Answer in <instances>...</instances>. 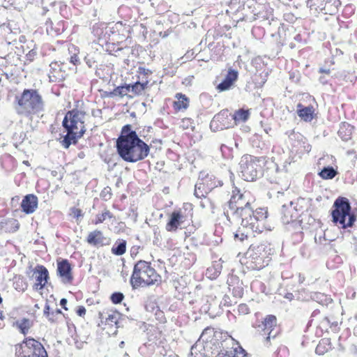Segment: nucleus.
<instances>
[{
	"label": "nucleus",
	"mask_w": 357,
	"mask_h": 357,
	"mask_svg": "<svg viewBox=\"0 0 357 357\" xmlns=\"http://www.w3.org/2000/svg\"><path fill=\"white\" fill-rule=\"evenodd\" d=\"M250 193H241L237 188L232 190L230 200L224 206V215L231 224L241 225L234 234V238L243 241L252 233H261L264 221L267 218V210L251 207Z\"/></svg>",
	"instance_id": "obj_1"
},
{
	"label": "nucleus",
	"mask_w": 357,
	"mask_h": 357,
	"mask_svg": "<svg viewBox=\"0 0 357 357\" xmlns=\"http://www.w3.org/2000/svg\"><path fill=\"white\" fill-rule=\"evenodd\" d=\"M116 148L121 158L128 162L142 160L150 152V146L139 137L129 124L122 128L116 142Z\"/></svg>",
	"instance_id": "obj_2"
},
{
	"label": "nucleus",
	"mask_w": 357,
	"mask_h": 357,
	"mask_svg": "<svg viewBox=\"0 0 357 357\" xmlns=\"http://www.w3.org/2000/svg\"><path fill=\"white\" fill-rule=\"evenodd\" d=\"M17 114L26 116L44 111V101L36 89H25L20 96H16Z\"/></svg>",
	"instance_id": "obj_3"
},
{
	"label": "nucleus",
	"mask_w": 357,
	"mask_h": 357,
	"mask_svg": "<svg viewBox=\"0 0 357 357\" xmlns=\"http://www.w3.org/2000/svg\"><path fill=\"white\" fill-rule=\"evenodd\" d=\"M331 211L332 221L339 228L351 227L356 220V216L351 213L349 199L340 197L335 199Z\"/></svg>",
	"instance_id": "obj_4"
},
{
	"label": "nucleus",
	"mask_w": 357,
	"mask_h": 357,
	"mask_svg": "<svg viewBox=\"0 0 357 357\" xmlns=\"http://www.w3.org/2000/svg\"><path fill=\"white\" fill-rule=\"evenodd\" d=\"M159 278L160 275L150 263L140 260L134 266L130 283L132 288L136 289L142 284L148 286L154 284Z\"/></svg>",
	"instance_id": "obj_5"
},
{
	"label": "nucleus",
	"mask_w": 357,
	"mask_h": 357,
	"mask_svg": "<svg viewBox=\"0 0 357 357\" xmlns=\"http://www.w3.org/2000/svg\"><path fill=\"white\" fill-rule=\"evenodd\" d=\"M271 250L266 243L252 245L246 252L250 268L259 270L268 264Z\"/></svg>",
	"instance_id": "obj_6"
},
{
	"label": "nucleus",
	"mask_w": 357,
	"mask_h": 357,
	"mask_svg": "<svg viewBox=\"0 0 357 357\" xmlns=\"http://www.w3.org/2000/svg\"><path fill=\"white\" fill-rule=\"evenodd\" d=\"M262 175L260 160L256 157L245 155L239 162V176L246 181H253Z\"/></svg>",
	"instance_id": "obj_7"
},
{
	"label": "nucleus",
	"mask_w": 357,
	"mask_h": 357,
	"mask_svg": "<svg viewBox=\"0 0 357 357\" xmlns=\"http://www.w3.org/2000/svg\"><path fill=\"white\" fill-rule=\"evenodd\" d=\"M16 357H47L43 344L33 338L27 337L15 346Z\"/></svg>",
	"instance_id": "obj_8"
},
{
	"label": "nucleus",
	"mask_w": 357,
	"mask_h": 357,
	"mask_svg": "<svg viewBox=\"0 0 357 357\" xmlns=\"http://www.w3.org/2000/svg\"><path fill=\"white\" fill-rule=\"evenodd\" d=\"M121 27V23H116L114 26L110 28H106V33L108 32H111L112 33V38L110 39L112 42L107 44V51L109 52L110 54H113L116 56H129V54L132 52V50L128 47H123L119 42V39H123L125 36L121 37L119 34L116 33V31H119V27Z\"/></svg>",
	"instance_id": "obj_9"
},
{
	"label": "nucleus",
	"mask_w": 357,
	"mask_h": 357,
	"mask_svg": "<svg viewBox=\"0 0 357 357\" xmlns=\"http://www.w3.org/2000/svg\"><path fill=\"white\" fill-rule=\"evenodd\" d=\"M85 115L84 112L78 109L69 111L63 120V126L65 128H68L75 130L85 129L84 125Z\"/></svg>",
	"instance_id": "obj_10"
},
{
	"label": "nucleus",
	"mask_w": 357,
	"mask_h": 357,
	"mask_svg": "<svg viewBox=\"0 0 357 357\" xmlns=\"http://www.w3.org/2000/svg\"><path fill=\"white\" fill-rule=\"evenodd\" d=\"M233 126L231 114L227 109L221 110L213 116L210 123V128L213 131L222 130Z\"/></svg>",
	"instance_id": "obj_11"
},
{
	"label": "nucleus",
	"mask_w": 357,
	"mask_h": 357,
	"mask_svg": "<svg viewBox=\"0 0 357 357\" xmlns=\"http://www.w3.org/2000/svg\"><path fill=\"white\" fill-rule=\"evenodd\" d=\"M300 202H303V199H298L296 202H290L289 204H284V211L289 212L291 214L284 218V224H289L298 219L303 211Z\"/></svg>",
	"instance_id": "obj_12"
},
{
	"label": "nucleus",
	"mask_w": 357,
	"mask_h": 357,
	"mask_svg": "<svg viewBox=\"0 0 357 357\" xmlns=\"http://www.w3.org/2000/svg\"><path fill=\"white\" fill-rule=\"evenodd\" d=\"M57 275L61 278L62 282L71 283L73 280L72 267L68 260L62 259L57 263Z\"/></svg>",
	"instance_id": "obj_13"
},
{
	"label": "nucleus",
	"mask_w": 357,
	"mask_h": 357,
	"mask_svg": "<svg viewBox=\"0 0 357 357\" xmlns=\"http://www.w3.org/2000/svg\"><path fill=\"white\" fill-rule=\"evenodd\" d=\"M277 326V319L274 315H268L262 321L261 327L264 332V335H267L266 340H270L271 338H275L278 334V331H275Z\"/></svg>",
	"instance_id": "obj_14"
},
{
	"label": "nucleus",
	"mask_w": 357,
	"mask_h": 357,
	"mask_svg": "<svg viewBox=\"0 0 357 357\" xmlns=\"http://www.w3.org/2000/svg\"><path fill=\"white\" fill-rule=\"evenodd\" d=\"M67 134L63 137V140L61 142L62 146L65 149L69 148L71 144H75L79 138L82 137L86 129H81L79 131L70 128H66Z\"/></svg>",
	"instance_id": "obj_15"
},
{
	"label": "nucleus",
	"mask_w": 357,
	"mask_h": 357,
	"mask_svg": "<svg viewBox=\"0 0 357 357\" xmlns=\"http://www.w3.org/2000/svg\"><path fill=\"white\" fill-rule=\"evenodd\" d=\"M36 274L37 283L35 284L36 289H43L49 279V272L43 265H38L33 271V275Z\"/></svg>",
	"instance_id": "obj_16"
},
{
	"label": "nucleus",
	"mask_w": 357,
	"mask_h": 357,
	"mask_svg": "<svg viewBox=\"0 0 357 357\" xmlns=\"http://www.w3.org/2000/svg\"><path fill=\"white\" fill-rule=\"evenodd\" d=\"M38 197L33 194H29L24 197L21 202V208L26 214L33 213L38 207Z\"/></svg>",
	"instance_id": "obj_17"
},
{
	"label": "nucleus",
	"mask_w": 357,
	"mask_h": 357,
	"mask_svg": "<svg viewBox=\"0 0 357 357\" xmlns=\"http://www.w3.org/2000/svg\"><path fill=\"white\" fill-rule=\"evenodd\" d=\"M45 26L47 33L52 37L61 34L65 30L64 22L62 20L53 22L49 20L46 22Z\"/></svg>",
	"instance_id": "obj_18"
},
{
	"label": "nucleus",
	"mask_w": 357,
	"mask_h": 357,
	"mask_svg": "<svg viewBox=\"0 0 357 357\" xmlns=\"http://www.w3.org/2000/svg\"><path fill=\"white\" fill-rule=\"evenodd\" d=\"M229 289L235 298H241L243 295V282L237 277H231L228 280Z\"/></svg>",
	"instance_id": "obj_19"
},
{
	"label": "nucleus",
	"mask_w": 357,
	"mask_h": 357,
	"mask_svg": "<svg viewBox=\"0 0 357 357\" xmlns=\"http://www.w3.org/2000/svg\"><path fill=\"white\" fill-rule=\"evenodd\" d=\"M183 216L180 211H174L170 219L166 225V229L168 231H174L183 222Z\"/></svg>",
	"instance_id": "obj_20"
},
{
	"label": "nucleus",
	"mask_w": 357,
	"mask_h": 357,
	"mask_svg": "<svg viewBox=\"0 0 357 357\" xmlns=\"http://www.w3.org/2000/svg\"><path fill=\"white\" fill-rule=\"evenodd\" d=\"M105 241L106 238L104 237L102 232L99 230L90 232L87 236L88 243L94 246H102L106 244Z\"/></svg>",
	"instance_id": "obj_21"
},
{
	"label": "nucleus",
	"mask_w": 357,
	"mask_h": 357,
	"mask_svg": "<svg viewBox=\"0 0 357 357\" xmlns=\"http://www.w3.org/2000/svg\"><path fill=\"white\" fill-rule=\"evenodd\" d=\"M297 114L298 116L306 122H310L314 117V108L312 106L302 107L301 104L298 105Z\"/></svg>",
	"instance_id": "obj_22"
},
{
	"label": "nucleus",
	"mask_w": 357,
	"mask_h": 357,
	"mask_svg": "<svg viewBox=\"0 0 357 357\" xmlns=\"http://www.w3.org/2000/svg\"><path fill=\"white\" fill-rule=\"evenodd\" d=\"M200 181L203 183L206 187V190L211 192L213 188L222 185V181L217 180L213 175H206L204 178H200Z\"/></svg>",
	"instance_id": "obj_23"
},
{
	"label": "nucleus",
	"mask_w": 357,
	"mask_h": 357,
	"mask_svg": "<svg viewBox=\"0 0 357 357\" xmlns=\"http://www.w3.org/2000/svg\"><path fill=\"white\" fill-rule=\"evenodd\" d=\"M353 130V126L344 122L341 123L337 133L342 141L347 142L351 137Z\"/></svg>",
	"instance_id": "obj_24"
},
{
	"label": "nucleus",
	"mask_w": 357,
	"mask_h": 357,
	"mask_svg": "<svg viewBox=\"0 0 357 357\" xmlns=\"http://www.w3.org/2000/svg\"><path fill=\"white\" fill-rule=\"evenodd\" d=\"M126 241L123 239H118L113 245L111 252L113 255L121 256L126 252Z\"/></svg>",
	"instance_id": "obj_25"
},
{
	"label": "nucleus",
	"mask_w": 357,
	"mask_h": 357,
	"mask_svg": "<svg viewBox=\"0 0 357 357\" xmlns=\"http://www.w3.org/2000/svg\"><path fill=\"white\" fill-rule=\"evenodd\" d=\"M249 116L250 112L248 110L240 109L236 111L234 114H231L234 126L236 125L240 122L246 121L248 119Z\"/></svg>",
	"instance_id": "obj_26"
},
{
	"label": "nucleus",
	"mask_w": 357,
	"mask_h": 357,
	"mask_svg": "<svg viewBox=\"0 0 357 357\" xmlns=\"http://www.w3.org/2000/svg\"><path fill=\"white\" fill-rule=\"evenodd\" d=\"M60 73V65L57 62H52L50 64V72L48 73L50 82H56L59 79Z\"/></svg>",
	"instance_id": "obj_27"
},
{
	"label": "nucleus",
	"mask_w": 357,
	"mask_h": 357,
	"mask_svg": "<svg viewBox=\"0 0 357 357\" xmlns=\"http://www.w3.org/2000/svg\"><path fill=\"white\" fill-rule=\"evenodd\" d=\"M13 326H16L20 330V331L25 335L28 333L29 330L31 326V322L29 319L23 318L16 321L13 324Z\"/></svg>",
	"instance_id": "obj_28"
},
{
	"label": "nucleus",
	"mask_w": 357,
	"mask_h": 357,
	"mask_svg": "<svg viewBox=\"0 0 357 357\" xmlns=\"http://www.w3.org/2000/svg\"><path fill=\"white\" fill-rule=\"evenodd\" d=\"M130 92V85L126 84L116 87L111 93L110 96L123 97Z\"/></svg>",
	"instance_id": "obj_29"
},
{
	"label": "nucleus",
	"mask_w": 357,
	"mask_h": 357,
	"mask_svg": "<svg viewBox=\"0 0 357 357\" xmlns=\"http://www.w3.org/2000/svg\"><path fill=\"white\" fill-rule=\"evenodd\" d=\"M328 1V0H307V6L311 9L322 11L325 10Z\"/></svg>",
	"instance_id": "obj_30"
},
{
	"label": "nucleus",
	"mask_w": 357,
	"mask_h": 357,
	"mask_svg": "<svg viewBox=\"0 0 357 357\" xmlns=\"http://www.w3.org/2000/svg\"><path fill=\"white\" fill-rule=\"evenodd\" d=\"M337 174V172L331 166L324 167L319 173L323 179H333Z\"/></svg>",
	"instance_id": "obj_31"
},
{
	"label": "nucleus",
	"mask_w": 357,
	"mask_h": 357,
	"mask_svg": "<svg viewBox=\"0 0 357 357\" xmlns=\"http://www.w3.org/2000/svg\"><path fill=\"white\" fill-rule=\"evenodd\" d=\"M209 192L208 190H206V187L203 184V183L200 181V177L199 178L198 181L195 185V192L194 195L197 198H202L205 197L206 195Z\"/></svg>",
	"instance_id": "obj_32"
},
{
	"label": "nucleus",
	"mask_w": 357,
	"mask_h": 357,
	"mask_svg": "<svg viewBox=\"0 0 357 357\" xmlns=\"http://www.w3.org/2000/svg\"><path fill=\"white\" fill-rule=\"evenodd\" d=\"M176 97L178 98V101L174 102V107L176 109H186L188 107V100L185 95L177 93Z\"/></svg>",
	"instance_id": "obj_33"
},
{
	"label": "nucleus",
	"mask_w": 357,
	"mask_h": 357,
	"mask_svg": "<svg viewBox=\"0 0 357 357\" xmlns=\"http://www.w3.org/2000/svg\"><path fill=\"white\" fill-rule=\"evenodd\" d=\"M5 226H1V229L8 232H15L19 229V223L16 220H9L4 223Z\"/></svg>",
	"instance_id": "obj_34"
},
{
	"label": "nucleus",
	"mask_w": 357,
	"mask_h": 357,
	"mask_svg": "<svg viewBox=\"0 0 357 357\" xmlns=\"http://www.w3.org/2000/svg\"><path fill=\"white\" fill-rule=\"evenodd\" d=\"M98 54L96 52H91L86 54L84 56V61L89 68H93L96 66Z\"/></svg>",
	"instance_id": "obj_35"
},
{
	"label": "nucleus",
	"mask_w": 357,
	"mask_h": 357,
	"mask_svg": "<svg viewBox=\"0 0 357 357\" xmlns=\"http://www.w3.org/2000/svg\"><path fill=\"white\" fill-rule=\"evenodd\" d=\"M148 84V82H136L134 84L130 85V91L135 95H141Z\"/></svg>",
	"instance_id": "obj_36"
},
{
	"label": "nucleus",
	"mask_w": 357,
	"mask_h": 357,
	"mask_svg": "<svg viewBox=\"0 0 357 357\" xmlns=\"http://www.w3.org/2000/svg\"><path fill=\"white\" fill-rule=\"evenodd\" d=\"M221 272V266L220 264L213 265L206 269V275L211 279L216 278Z\"/></svg>",
	"instance_id": "obj_37"
},
{
	"label": "nucleus",
	"mask_w": 357,
	"mask_h": 357,
	"mask_svg": "<svg viewBox=\"0 0 357 357\" xmlns=\"http://www.w3.org/2000/svg\"><path fill=\"white\" fill-rule=\"evenodd\" d=\"M120 317V314L118 312L111 311L107 313V316L105 317L106 324L112 326L116 325Z\"/></svg>",
	"instance_id": "obj_38"
},
{
	"label": "nucleus",
	"mask_w": 357,
	"mask_h": 357,
	"mask_svg": "<svg viewBox=\"0 0 357 357\" xmlns=\"http://www.w3.org/2000/svg\"><path fill=\"white\" fill-rule=\"evenodd\" d=\"M113 218L112 213L108 211L105 210L102 213L97 214L94 220L95 225L102 223L107 219H111Z\"/></svg>",
	"instance_id": "obj_39"
},
{
	"label": "nucleus",
	"mask_w": 357,
	"mask_h": 357,
	"mask_svg": "<svg viewBox=\"0 0 357 357\" xmlns=\"http://www.w3.org/2000/svg\"><path fill=\"white\" fill-rule=\"evenodd\" d=\"M237 78H238V72L235 70L229 69L224 79H225L229 83H230L231 84L233 85V84L237 79Z\"/></svg>",
	"instance_id": "obj_40"
},
{
	"label": "nucleus",
	"mask_w": 357,
	"mask_h": 357,
	"mask_svg": "<svg viewBox=\"0 0 357 357\" xmlns=\"http://www.w3.org/2000/svg\"><path fill=\"white\" fill-rule=\"evenodd\" d=\"M237 78H238V72L235 70L229 69L224 79H225L229 83H230L231 84L233 85V84L237 79Z\"/></svg>",
	"instance_id": "obj_41"
},
{
	"label": "nucleus",
	"mask_w": 357,
	"mask_h": 357,
	"mask_svg": "<svg viewBox=\"0 0 357 357\" xmlns=\"http://www.w3.org/2000/svg\"><path fill=\"white\" fill-rule=\"evenodd\" d=\"M123 298L124 296L121 292H114L111 295L110 297L112 302L114 304H119L121 303Z\"/></svg>",
	"instance_id": "obj_42"
},
{
	"label": "nucleus",
	"mask_w": 357,
	"mask_h": 357,
	"mask_svg": "<svg viewBox=\"0 0 357 357\" xmlns=\"http://www.w3.org/2000/svg\"><path fill=\"white\" fill-rule=\"evenodd\" d=\"M232 86V84H231L230 83H229L227 81H226L225 79H223L218 86H217V89L219 91H227V90H229L231 86Z\"/></svg>",
	"instance_id": "obj_43"
},
{
	"label": "nucleus",
	"mask_w": 357,
	"mask_h": 357,
	"mask_svg": "<svg viewBox=\"0 0 357 357\" xmlns=\"http://www.w3.org/2000/svg\"><path fill=\"white\" fill-rule=\"evenodd\" d=\"M111 188L109 187L105 188L100 192V197L104 200H108L111 198Z\"/></svg>",
	"instance_id": "obj_44"
},
{
	"label": "nucleus",
	"mask_w": 357,
	"mask_h": 357,
	"mask_svg": "<svg viewBox=\"0 0 357 357\" xmlns=\"http://www.w3.org/2000/svg\"><path fill=\"white\" fill-rule=\"evenodd\" d=\"M181 126L183 129L193 128L192 122L190 119H184L181 121Z\"/></svg>",
	"instance_id": "obj_45"
},
{
	"label": "nucleus",
	"mask_w": 357,
	"mask_h": 357,
	"mask_svg": "<svg viewBox=\"0 0 357 357\" xmlns=\"http://www.w3.org/2000/svg\"><path fill=\"white\" fill-rule=\"evenodd\" d=\"M238 311L241 314H248L250 312V309L246 304H240L238 307Z\"/></svg>",
	"instance_id": "obj_46"
},
{
	"label": "nucleus",
	"mask_w": 357,
	"mask_h": 357,
	"mask_svg": "<svg viewBox=\"0 0 357 357\" xmlns=\"http://www.w3.org/2000/svg\"><path fill=\"white\" fill-rule=\"evenodd\" d=\"M50 305L47 303H46L45 305L44 311H43L44 315H45L47 317L49 321H50L51 322H54V319L53 317H50Z\"/></svg>",
	"instance_id": "obj_47"
},
{
	"label": "nucleus",
	"mask_w": 357,
	"mask_h": 357,
	"mask_svg": "<svg viewBox=\"0 0 357 357\" xmlns=\"http://www.w3.org/2000/svg\"><path fill=\"white\" fill-rule=\"evenodd\" d=\"M70 62L72 63L75 66H78L81 64L80 59L77 54H73V55L70 56Z\"/></svg>",
	"instance_id": "obj_48"
},
{
	"label": "nucleus",
	"mask_w": 357,
	"mask_h": 357,
	"mask_svg": "<svg viewBox=\"0 0 357 357\" xmlns=\"http://www.w3.org/2000/svg\"><path fill=\"white\" fill-rule=\"evenodd\" d=\"M324 343V340H322V342H319V344L317 345L315 349V352L319 355H322L325 353L326 349L322 346V344Z\"/></svg>",
	"instance_id": "obj_49"
},
{
	"label": "nucleus",
	"mask_w": 357,
	"mask_h": 357,
	"mask_svg": "<svg viewBox=\"0 0 357 357\" xmlns=\"http://www.w3.org/2000/svg\"><path fill=\"white\" fill-rule=\"evenodd\" d=\"M326 323L327 324L331 326V328L332 327H337L338 326V322L337 321H331L330 319L327 317H324V319L322 321V324Z\"/></svg>",
	"instance_id": "obj_50"
},
{
	"label": "nucleus",
	"mask_w": 357,
	"mask_h": 357,
	"mask_svg": "<svg viewBox=\"0 0 357 357\" xmlns=\"http://www.w3.org/2000/svg\"><path fill=\"white\" fill-rule=\"evenodd\" d=\"M324 297V295L321 293H314L311 298L314 300H316L317 302L322 301V298Z\"/></svg>",
	"instance_id": "obj_51"
},
{
	"label": "nucleus",
	"mask_w": 357,
	"mask_h": 357,
	"mask_svg": "<svg viewBox=\"0 0 357 357\" xmlns=\"http://www.w3.org/2000/svg\"><path fill=\"white\" fill-rule=\"evenodd\" d=\"M72 214L74 218H78L79 217L82 216V211L79 208H73Z\"/></svg>",
	"instance_id": "obj_52"
},
{
	"label": "nucleus",
	"mask_w": 357,
	"mask_h": 357,
	"mask_svg": "<svg viewBox=\"0 0 357 357\" xmlns=\"http://www.w3.org/2000/svg\"><path fill=\"white\" fill-rule=\"evenodd\" d=\"M76 312L79 316L83 317L86 314V309L84 306H79Z\"/></svg>",
	"instance_id": "obj_53"
},
{
	"label": "nucleus",
	"mask_w": 357,
	"mask_h": 357,
	"mask_svg": "<svg viewBox=\"0 0 357 357\" xmlns=\"http://www.w3.org/2000/svg\"><path fill=\"white\" fill-rule=\"evenodd\" d=\"M281 213H282V217H281V219H282V222L284 223V218L287 216L288 217V215H289L291 214V213L289 212H285L284 211V204L282 206V210H281Z\"/></svg>",
	"instance_id": "obj_54"
},
{
	"label": "nucleus",
	"mask_w": 357,
	"mask_h": 357,
	"mask_svg": "<svg viewBox=\"0 0 357 357\" xmlns=\"http://www.w3.org/2000/svg\"><path fill=\"white\" fill-rule=\"evenodd\" d=\"M284 297L286 299L289 300V301H292L294 298V294L292 293H290V292H288V293L285 294Z\"/></svg>",
	"instance_id": "obj_55"
},
{
	"label": "nucleus",
	"mask_w": 357,
	"mask_h": 357,
	"mask_svg": "<svg viewBox=\"0 0 357 357\" xmlns=\"http://www.w3.org/2000/svg\"><path fill=\"white\" fill-rule=\"evenodd\" d=\"M67 299L66 298H61V301H60V305L62 306V307L63 309H65L66 310H68V308L66 307V304H67Z\"/></svg>",
	"instance_id": "obj_56"
},
{
	"label": "nucleus",
	"mask_w": 357,
	"mask_h": 357,
	"mask_svg": "<svg viewBox=\"0 0 357 357\" xmlns=\"http://www.w3.org/2000/svg\"><path fill=\"white\" fill-rule=\"evenodd\" d=\"M59 314H61V311L59 309H56L55 311L50 312V317L55 319V317Z\"/></svg>",
	"instance_id": "obj_57"
},
{
	"label": "nucleus",
	"mask_w": 357,
	"mask_h": 357,
	"mask_svg": "<svg viewBox=\"0 0 357 357\" xmlns=\"http://www.w3.org/2000/svg\"><path fill=\"white\" fill-rule=\"evenodd\" d=\"M319 72L321 73H325V74L328 75L331 71L329 69H324L323 68H319Z\"/></svg>",
	"instance_id": "obj_58"
},
{
	"label": "nucleus",
	"mask_w": 357,
	"mask_h": 357,
	"mask_svg": "<svg viewBox=\"0 0 357 357\" xmlns=\"http://www.w3.org/2000/svg\"><path fill=\"white\" fill-rule=\"evenodd\" d=\"M319 82L323 84H326L328 82V80L326 79L324 76H321L319 77Z\"/></svg>",
	"instance_id": "obj_59"
},
{
	"label": "nucleus",
	"mask_w": 357,
	"mask_h": 357,
	"mask_svg": "<svg viewBox=\"0 0 357 357\" xmlns=\"http://www.w3.org/2000/svg\"><path fill=\"white\" fill-rule=\"evenodd\" d=\"M304 281H305V277L303 275H302L301 274H299L298 275V282L301 284Z\"/></svg>",
	"instance_id": "obj_60"
},
{
	"label": "nucleus",
	"mask_w": 357,
	"mask_h": 357,
	"mask_svg": "<svg viewBox=\"0 0 357 357\" xmlns=\"http://www.w3.org/2000/svg\"><path fill=\"white\" fill-rule=\"evenodd\" d=\"M304 149L307 151V152H310V150H311V145L307 144L306 146H304Z\"/></svg>",
	"instance_id": "obj_61"
},
{
	"label": "nucleus",
	"mask_w": 357,
	"mask_h": 357,
	"mask_svg": "<svg viewBox=\"0 0 357 357\" xmlns=\"http://www.w3.org/2000/svg\"><path fill=\"white\" fill-rule=\"evenodd\" d=\"M218 357H230V354H219Z\"/></svg>",
	"instance_id": "obj_62"
},
{
	"label": "nucleus",
	"mask_w": 357,
	"mask_h": 357,
	"mask_svg": "<svg viewBox=\"0 0 357 357\" xmlns=\"http://www.w3.org/2000/svg\"><path fill=\"white\" fill-rule=\"evenodd\" d=\"M124 344H125V343H124V342H123V341H121V342H120V344H119V347H120L121 348H123V346H124Z\"/></svg>",
	"instance_id": "obj_63"
},
{
	"label": "nucleus",
	"mask_w": 357,
	"mask_h": 357,
	"mask_svg": "<svg viewBox=\"0 0 357 357\" xmlns=\"http://www.w3.org/2000/svg\"><path fill=\"white\" fill-rule=\"evenodd\" d=\"M3 319V312L0 311V319L2 320Z\"/></svg>",
	"instance_id": "obj_64"
}]
</instances>
